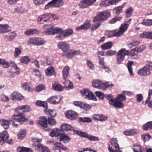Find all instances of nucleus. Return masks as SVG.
Here are the masks:
<instances>
[{
  "instance_id": "obj_26",
  "label": "nucleus",
  "mask_w": 152,
  "mask_h": 152,
  "mask_svg": "<svg viewBox=\"0 0 152 152\" xmlns=\"http://www.w3.org/2000/svg\"><path fill=\"white\" fill-rule=\"evenodd\" d=\"M44 112L46 115L50 116V118H54L57 115L56 111L54 110L48 109V108L45 109Z\"/></svg>"
},
{
  "instance_id": "obj_18",
  "label": "nucleus",
  "mask_w": 152,
  "mask_h": 152,
  "mask_svg": "<svg viewBox=\"0 0 152 152\" xmlns=\"http://www.w3.org/2000/svg\"><path fill=\"white\" fill-rule=\"evenodd\" d=\"M32 145L34 147H37L40 152H50V149L47 147L43 145L42 144L36 145L35 144H32Z\"/></svg>"
},
{
  "instance_id": "obj_41",
  "label": "nucleus",
  "mask_w": 152,
  "mask_h": 152,
  "mask_svg": "<svg viewBox=\"0 0 152 152\" xmlns=\"http://www.w3.org/2000/svg\"><path fill=\"white\" fill-rule=\"evenodd\" d=\"M16 35V33L13 31L6 35L5 37L8 39L9 41H11L15 38Z\"/></svg>"
},
{
  "instance_id": "obj_2",
  "label": "nucleus",
  "mask_w": 152,
  "mask_h": 152,
  "mask_svg": "<svg viewBox=\"0 0 152 152\" xmlns=\"http://www.w3.org/2000/svg\"><path fill=\"white\" fill-rule=\"evenodd\" d=\"M104 98L108 100L109 103L116 108H122L124 107L123 104L117 99H114L113 96L111 94H105Z\"/></svg>"
},
{
  "instance_id": "obj_57",
  "label": "nucleus",
  "mask_w": 152,
  "mask_h": 152,
  "mask_svg": "<svg viewBox=\"0 0 152 152\" xmlns=\"http://www.w3.org/2000/svg\"><path fill=\"white\" fill-rule=\"evenodd\" d=\"M21 86L22 88L24 90H27L28 91H30V90H31L28 83H25L23 84H22Z\"/></svg>"
},
{
  "instance_id": "obj_37",
  "label": "nucleus",
  "mask_w": 152,
  "mask_h": 152,
  "mask_svg": "<svg viewBox=\"0 0 152 152\" xmlns=\"http://www.w3.org/2000/svg\"><path fill=\"white\" fill-rule=\"evenodd\" d=\"M45 72L47 75L51 76L53 75L55 73L54 68L53 66H51L45 69Z\"/></svg>"
},
{
  "instance_id": "obj_55",
  "label": "nucleus",
  "mask_w": 152,
  "mask_h": 152,
  "mask_svg": "<svg viewBox=\"0 0 152 152\" xmlns=\"http://www.w3.org/2000/svg\"><path fill=\"white\" fill-rule=\"evenodd\" d=\"M63 55L68 58H71L73 56V53L72 52L70 51L69 50L67 52H63Z\"/></svg>"
},
{
  "instance_id": "obj_12",
  "label": "nucleus",
  "mask_w": 152,
  "mask_h": 152,
  "mask_svg": "<svg viewBox=\"0 0 152 152\" xmlns=\"http://www.w3.org/2000/svg\"><path fill=\"white\" fill-rule=\"evenodd\" d=\"M66 117L71 120H74L77 119L78 117L77 113L72 110L67 111L65 113Z\"/></svg>"
},
{
  "instance_id": "obj_44",
  "label": "nucleus",
  "mask_w": 152,
  "mask_h": 152,
  "mask_svg": "<svg viewBox=\"0 0 152 152\" xmlns=\"http://www.w3.org/2000/svg\"><path fill=\"white\" fill-rule=\"evenodd\" d=\"M142 129L145 131L152 129V121H150L144 124L142 127Z\"/></svg>"
},
{
  "instance_id": "obj_4",
  "label": "nucleus",
  "mask_w": 152,
  "mask_h": 152,
  "mask_svg": "<svg viewBox=\"0 0 152 152\" xmlns=\"http://www.w3.org/2000/svg\"><path fill=\"white\" fill-rule=\"evenodd\" d=\"M152 69V65L148 64H146L138 71V74L140 76L144 77L150 75L151 74V70Z\"/></svg>"
},
{
  "instance_id": "obj_17",
  "label": "nucleus",
  "mask_w": 152,
  "mask_h": 152,
  "mask_svg": "<svg viewBox=\"0 0 152 152\" xmlns=\"http://www.w3.org/2000/svg\"><path fill=\"white\" fill-rule=\"evenodd\" d=\"M92 85L93 87L95 88H97L99 89H104V86L103 83L100 80H95L92 82Z\"/></svg>"
},
{
  "instance_id": "obj_21",
  "label": "nucleus",
  "mask_w": 152,
  "mask_h": 152,
  "mask_svg": "<svg viewBox=\"0 0 152 152\" xmlns=\"http://www.w3.org/2000/svg\"><path fill=\"white\" fill-rule=\"evenodd\" d=\"M92 118L95 121H105L107 119V117L100 114H94L92 115Z\"/></svg>"
},
{
  "instance_id": "obj_24",
  "label": "nucleus",
  "mask_w": 152,
  "mask_h": 152,
  "mask_svg": "<svg viewBox=\"0 0 152 152\" xmlns=\"http://www.w3.org/2000/svg\"><path fill=\"white\" fill-rule=\"evenodd\" d=\"M12 121V120L10 118L8 120L2 119L0 120V124L4 129H7L9 127L10 124Z\"/></svg>"
},
{
  "instance_id": "obj_20",
  "label": "nucleus",
  "mask_w": 152,
  "mask_h": 152,
  "mask_svg": "<svg viewBox=\"0 0 152 152\" xmlns=\"http://www.w3.org/2000/svg\"><path fill=\"white\" fill-rule=\"evenodd\" d=\"M118 1V0H105L102 1L100 5L101 6L107 7L110 4H115Z\"/></svg>"
},
{
  "instance_id": "obj_31",
  "label": "nucleus",
  "mask_w": 152,
  "mask_h": 152,
  "mask_svg": "<svg viewBox=\"0 0 152 152\" xmlns=\"http://www.w3.org/2000/svg\"><path fill=\"white\" fill-rule=\"evenodd\" d=\"M9 27L7 24L1 25L0 24V33L8 32L10 31L9 29Z\"/></svg>"
},
{
  "instance_id": "obj_38",
  "label": "nucleus",
  "mask_w": 152,
  "mask_h": 152,
  "mask_svg": "<svg viewBox=\"0 0 152 152\" xmlns=\"http://www.w3.org/2000/svg\"><path fill=\"white\" fill-rule=\"evenodd\" d=\"M61 131L57 129H54L50 133V136L52 137H57L60 135Z\"/></svg>"
},
{
  "instance_id": "obj_56",
  "label": "nucleus",
  "mask_w": 152,
  "mask_h": 152,
  "mask_svg": "<svg viewBox=\"0 0 152 152\" xmlns=\"http://www.w3.org/2000/svg\"><path fill=\"white\" fill-rule=\"evenodd\" d=\"M133 64V62L132 61H129L127 63V67L129 71L130 75H132L133 73L132 72V65Z\"/></svg>"
},
{
  "instance_id": "obj_14",
  "label": "nucleus",
  "mask_w": 152,
  "mask_h": 152,
  "mask_svg": "<svg viewBox=\"0 0 152 152\" xmlns=\"http://www.w3.org/2000/svg\"><path fill=\"white\" fill-rule=\"evenodd\" d=\"M43 28L46 30L43 32V33L48 35L54 34L53 27L51 25L46 24L43 26Z\"/></svg>"
},
{
  "instance_id": "obj_28",
  "label": "nucleus",
  "mask_w": 152,
  "mask_h": 152,
  "mask_svg": "<svg viewBox=\"0 0 152 152\" xmlns=\"http://www.w3.org/2000/svg\"><path fill=\"white\" fill-rule=\"evenodd\" d=\"M124 4L121 6H118L114 8L113 10V12L115 14L119 15L123 12V9L124 7Z\"/></svg>"
},
{
  "instance_id": "obj_35",
  "label": "nucleus",
  "mask_w": 152,
  "mask_h": 152,
  "mask_svg": "<svg viewBox=\"0 0 152 152\" xmlns=\"http://www.w3.org/2000/svg\"><path fill=\"white\" fill-rule=\"evenodd\" d=\"M70 138L67 135L65 134H62L60 137L59 140L63 141L64 143H67L70 141Z\"/></svg>"
},
{
  "instance_id": "obj_62",
  "label": "nucleus",
  "mask_w": 152,
  "mask_h": 152,
  "mask_svg": "<svg viewBox=\"0 0 152 152\" xmlns=\"http://www.w3.org/2000/svg\"><path fill=\"white\" fill-rule=\"evenodd\" d=\"M151 19L145 20H142L141 24L145 26H151Z\"/></svg>"
},
{
  "instance_id": "obj_30",
  "label": "nucleus",
  "mask_w": 152,
  "mask_h": 152,
  "mask_svg": "<svg viewBox=\"0 0 152 152\" xmlns=\"http://www.w3.org/2000/svg\"><path fill=\"white\" fill-rule=\"evenodd\" d=\"M94 2L92 0H83L81 2V7L86 8L91 6Z\"/></svg>"
},
{
  "instance_id": "obj_46",
  "label": "nucleus",
  "mask_w": 152,
  "mask_h": 152,
  "mask_svg": "<svg viewBox=\"0 0 152 152\" xmlns=\"http://www.w3.org/2000/svg\"><path fill=\"white\" fill-rule=\"evenodd\" d=\"M133 10H134L132 7H129L126 9L125 11V17L128 18L130 17L132 15V13Z\"/></svg>"
},
{
  "instance_id": "obj_45",
  "label": "nucleus",
  "mask_w": 152,
  "mask_h": 152,
  "mask_svg": "<svg viewBox=\"0 0 152 152\" xmlns=\"http://www.w3.org/2000/svg\"><path fill=\"white\" fill-rule=\"evenodd\" d=\"M26 133V131L24 129L20 130L19 133L18 134V138L19 139H23L25 137Z\"/></svg>"
},
{
  "instance_id": "obj_63",
  "label": "nucleus",
  "mask_w": 152,
  "mask_h": 152,
  "mask_svg": "<svg viewBox=\"0 0 152 152\" xmlns=\"http://www.w3.org/2000/svg\"><path fill=\"white\" fill-rule=\"evenodd\" d=\"M28 44H33L36 45V37L30 38L28 41Z\"/></svg>"
},
{
  "instance_id": "obj_32",
  "label": "nucleus",
  "mask_w": 152,
  "mask_h": 152,
  "mask_svg": "<svg viewBox=\"0 0 152 152\" xmlns=\"http://www.w3.org/2000/svg\"><path fill=\"white\" fill-rule=\"evenodd\" d=\"M40 33L39 31L36 29H32L27 30L25 32L24 34L28 36L35 34H38Z\"/></svg>"
},
{
  "instance_id": "obj_48",
  "label": "nucleus",
  "mask_w": 152,
  "mask_h": 152,
  "mask_svg": "<svg viewBox=\"0 0 152 152\" xmlns=\"http://www.w3.org/2000/svg\"><path fill=\"white\" fill-rule=\"evenodd\" d=\"M45 43V41L42 38L36 37V45H41Z\"/></svg>"
},
{
  "instance_id": "obj_61",
  "label": "nucleus",
  "mask_w": 152,
  "mask_h": 152,
  "mask_svg": "<svg viewBox=\"0 0 152 152\" xmlns=\"http://www.w3.org/2000/svg\"><path fill=\"white\" fill-rule=\"evenodd\" d=\"M18 149H20L22 152H33L31 149L25 147H18Z\"/></svg>"
},
{
  "instance_id": "obj_52",
  "label": "nucleus",
  "mask_w": 152,
  "mask_h": 152,
  "mask_svg": "<svg viewBox=\"0 0 152 152\" xmlns=\"http://www.w3.org/2000/svg\"><path fill=\"white\" fill-rule=\"evenodd\" d=\"M20 61L21 63L26 64L30 61V60L28 56H24L21 58Z\"/></svg>"
},
{
  "instance_id": "obj_8",
  "label": "nucleus",
  "mask_w": 152,
  "mask_h": 152,
  "mask_svg": "<svg viewBox=\"0 0 152 152\" xmlns=\"http://www.w3.org/2000/svg\"><path fill=\"white\" fill-rule=\"evenodd\" d=\"M76 133L81 137L86 138L91 141H98L99 140L98 137L89 134L85 132L76 131Z\"/></svg>"
},
{
  "instance_id": "obj_34",
  "label": "nucleus",
  "mask_w": 152,
  "mask_h": 152,
  "mask_svg": "<svg viewBox=\"0 0 152 152\" xmlns=\"http://www.w3.org/2000/svg\"><path fill=\"white\" fill-rule=\"evenodd\" d=\"M70 69V68L68 66H66L62 70V73L64 79H66L68 77Z\"/></svg>"
},
{
  "instance_id": "obj_42",
  "label": "nucleus",
  "mask_w": 152,
  "mask_h": 152,
  "mask_svg": "<svg viewBox=\"0 0 152 152\" xmlns=\"http://www.w3.org/2000/svg\"><path fill=\"white\" fill-rule=\"evenodd\" d=\"M133 146L134 152H145L144 148H142L140 145H133Z\"/></svg>"
},
{
  "instance_id": "obj_39",
  "label": "nucleus",
  "mask_w": 152,
  "mask_h": 152,
  "mask_svg": "<svg viewBox=\"0 0 152 152\" xmlns=\"http://www.w3.org/2000/svg\"><path fill=\"white\" fill-rule=\"evenodd\" d=\"M113 45V44L112 42H108L102 45L101 46V48L103 50L109 49L112 47Z\"/></svg>"
},
{
  "instance_id": "obj_47",
  "label": "nucleus",
  "mask_w": 152,
  "mask_h": 152,
  "mask_svg": "<svg viewBox=\"0 0 152 152\" xmlns=\"http://www.w3.org/2000/svg\"><path fill=\"white\" fill-rule=\"evenodd\" d=\"M135 129H131L130 130H126L124 132V134L126 135H132L137 133Z\"/></svg>"
},
{
  "instance_id": "obj_58",
  "label": "nucleus",
  "mask_w": 152,
  "mask_h": 152,
  "mask_svg": "<svg viewBox=\"0 0 152 152\" xmlns=\"http://www.w3.org/2000/svg\"><path fill=\"white\" fill-rule=\"evenodd\" d=\"M45 88V86L43 84H40L37 86L35 89V91L37 92H39L44 90Z\"/></svg>"
},
{
  "instance_id": "obj_22",
  "label": "nucleus",
  "mask_w": 152,
  "mask_h": 152,
  "mask_svg": "<svg viewBox=\"0 0 152 152\" xmlns=\"http://www.w3.org/2000/svg\"><path fill=\"white\" fill-rule=\"evenodd\" d=\"M90 23L89 21H86L83 24L80 26H78L76 28V30L79 31L82 30H87L88 29L90 26Z\"/></svg>"
},
{
  "instance_id": "obj_3",
  "label": "nucleus",
  "mask_w": 152,
  "mask_h": 152,
  "mask_svg": "<svg viewBox=\"0 0 152 152\" xmlns=\"http://www.w3.org/2000/svg\"><path fill=\"white\" fill-rule=\"evenodd\" d=\"M110 16V12L105 11L99 12L94 18L93 21L94 23L97 21H103L107 19Z\"/></svg>"
},
{
  "instance_id": "obj_59",
  "label": "nucleus",
  "mask_w": 152,
  "mask_h": 152,
  "mask_svg": "<svg viewBox=\"0 0 152 152\" xmlns=\"http://www.w3.org/2000/svg\"><path fill=\"white\" fill-rule=\"evenodd\" d=\"M32 142L34 143V144H35L36 145L40 144L41 142L42 141L41 139H37L36 138L33 137L31 140Z\"/></svg>"
},
{
  "instance_id": "obj_51",
  "label": "nucleus",
  "mask_w": 152,
  "mask_h": 152,
  "mask_svg": "<svg viewBox=\"0 0 152 152\" xmlns=\"http://www.w3.org/2000/svg\"><path fill=\"white\" fill-rule=\"evenodd\" d=\"M126 51H127L128 53V54L126 55H129L132 56H137L138 54V52L135 48L132 49L129 52V50H126Z\"/></svg>"
},
{
  "instance_id": "obj_49",
  "label": "nucleus",
  "mask_w": 152,
  "mask_h": 152,
  "mask_svg": "<svg viewBox=\"0 0 152 152\" xmlns=\"http://www.w3.org/2000/svg\"><path fill=\"white\" fill-rule=\"evenodd\" d=\"M78 119L80 122L83 123H90L91 122L92 120L91 118L87 117H79Z\"/></svg>"
},
{
  "instance_id": "obj_15",
  "label": "nucleus",
  "mask_w": 152,
  "mask_h": 152,
  "mask_svg": "<svg viewBox=\"0 0 152 152\" xmlns=\"http://www.w3.org/2000/svg\"><path fill=\"white\" fill-rule=\"evenodd\" d=\"M58 47L61 49L63 52H67L69 50L70 47L68 44L64 42H60L58 45Z\"/></svg>"
},
{
  "instance_id": "obj_16",
  "label": "nucleus",
  "mask_w": 152,
  "mask_h": 152,
  "mask_svg": "<svg viewBox=\"0 0 152 152\" xmlns=\"http://www.w3.org/2000/svg\"><path fill=\"white\" fill-rule=\"evenodd\" d=\"M74 104L75 105L84 109L86 108L90 109L91 107L90 105L82 102L75 101L74 102Z\"/></svg>"
},
{
  "instance_id": "obj_1",
  "label": "nucleus",
  "mask_w": 152,
  "mask_h": 152,
  "mask_svg": "<svg viewBox=\"0 0 152 152\" xmlns=\"http://www.w3.org/2000/svg\"><path fill=\"white\" fill-rule=\"evenodd\" d=\"M129 27V24L125 23L121 24L117 32H115L114 31H108L107 33V36L108 37H111L114 36L119 37L124 34L127 30Z\"/></svg>"
},
{
  "instance_id": "obj_13",
  "label": "nucleus",
  "mask_w": 152,
  "mask_h": 152,
  "mask_svg": "<svg viewBox=\"0 0 152 152\" xmlns=\"http://www.w3.org/2000/svg\"><path fill=\"white\" fill-rule=\"evenodd\" d=\"M61 99L60 96H54L50 97L47 100V102L51 104H56L59 103Z\"/></svg>"
},
{
  "instance_id": "obj_54",
  "label": "nucleus",
  "mask_w": 152,
  "mask_h": 152,
  "mask_svg": "<svg viewBox=\"0 0 152 152\" xmlns=\"http://www.w3.org/2000/svg\"><path fill=\"white\" fill-rule=\"evenodd\" d=\"M122 18V17L115 16L111 20L109 21V23L110 24H114L117 21L120 20Z\"/></svg>"
},
{
  "instance_id": "obj_6",
  "label": "nucleus",
  "mask_w": 152,
  "mask_h": 152,
  "mask_svg": "<svg viewBox=\"0 0 152 152\" xmlns=\"http://www.w3.org/2000/svg\"><path fill=\"white\" fill-rule=\"evenodd\" d=\"M64 4L63 0H52L49 2L45 7V9H48L50 7H59Z\"/></svg>"
},
{
  "instance_id": "obj_50",
  "label": "nucleus",
  "mask_w": 152,
  "mask_h": 152,
  "mask_svg": "<svg viewBox=\"0 0 152 152\" xmlns=\"http://www.w3.org/2000/svg\"><path fill=\"white\" fill-rule=\"evenodd\" d=\"M2 65L4 68H7L9 67V63L4 60L0 58V66Z\"/></svg>"
},
{
  "instance_id": "obj_43",
  "label": "nucleus",
  "mask_w": 152,
  "mask_h": 152,
  "mask_svg": "<svg viewBox=\"0 0 152 152\" xmlns=\"http://www.w3.org/2000/svg\"><path fill=\"white\" fill-rule=\"evenodd\" d=\"M73 33V31L72 29H66L63 31L62 34L64 37H66L72 35Z\"/></svg>"
},
{
  "instance_id": "obj_60",
  "label": "nucleus",
  "mask_w": 152,
  "mask_h": 152,
  "mask_svg": "<svg viewBox=\"0 0 152 152\" xmlns=\"http://www.w3.org/2000/svg\"><path fill=\"white\" fill-rule=\"evenodd\" d=\"M116 99H117L118 101L120 100V101L121 102V101H125L126 99V98L125 96L120 94L118 95Z\"/></svg>"
},
{
  "instance_id": "obj_27",
  "label": "nucleus",
  "mask_w": 152,
  "mask_h": 152,
  "mask_svg": "<svg viewBox=\"0 0 152 152\" xmlns=\"http://www.w3.org/2000/svg\"><path fill=\"white\" fill-rule=\"evenodd\" d=\"M54 149L57 150L58 149H61L63 150L69 151V149L64 146L63 144L59 142H57L54 144Z\"/></svg>"
},
{
  "instance_id": "obj_29",
  "label": "nucleus",
  "mask_w": 152,
  "mask_h": 152,
  "mask_svg": "<svg viewBox=\"0 0 152 152\" xmlns=\"http://www.w3.org/2000/svg\"><path fill=\"white\" fill-rule=\"evenodd\" d=\"M16 109L18 110H22L23 112L26 113L31 111V108L28 105H23L17 107Z\"/></svg>"
},
{
  "instance_id": "obj_10",
  "label": "nucleus",
  "mask_w": 152,
  "mask_h": 152,
  "mask_svg": "<svg viewBox=\"0 0 152 152\" xmlns=\"http://www.w3.org/2000/svg\"><path fill=\"white\" fill-rule=\"evenodd\" d=\"M12 118L18 122L22 124L24 122L27 121L28 118H26L23 113H19L16 115H14L12 116Z\"/></svg>"
},
{
  "instance_id": "obj_7",
  "label": "nucleus",
  "mask_w": 152,
  "mask_h": 152,
  "mask_svg": "<svg viewBox=\"0 0 152 152\" xmlns=\"http://www.w3.org/2000/svg\"><path fill=\"white\" fill-rule=\"evenodd\" d=\"M80 92L83 96H85V98L88 100H91L95 101L97 100L95 96L91 91L88 89L84 88L82 90H80Z\"/></svg>"
},
{
  "instance_id": "obj_5",
  "label": "nucleus",
  "mask_w": 152,
  "mask_h": 152,
  "mask_svg": "<svg viewBox=\"0 0 152 152\" xmlns=\"http://www.w3.org/2000/svg\"><path fill=\"white\" fill-rule=\"evenodd\" d=\"M55 16H56L55 14L46 13L39 16L37 20L38 22L40 24H42L44 22L48 21L50 19H55V18H54Z\"/></svg>"
},
{
  "instance_id": "obj_36",
  "label": "nucleus",
  "mask_w": 152,
  "mask_h": 152,
  "mask_svg": "<svg viewBox=\"0 0 152 152\" xmlns=\"http://www.w3.org/2000/svg\"><path fill=\"white\" fill-rule=\"evenodd\" d=\"M61 129L63 131L66 132L69 131L73 130L74 129V128L69 125L64 124L61 125Z\"/></svg>"
},
{
  "instance_id": "obj_19",
  "label": "nucleus",
  "mask_w": 152,
  "mask_h": 152,
  "mask_svg": "<svg viewBox=\"0 0 152 152\" xmlns=\"http://www.w3.org/2000/svg\"><path fill=\"white\" fill-rule=\"evenodd\" d=\"M9 138V134L6 131L0 133V144L2 145L5 141Z\"/></svg>"
},
{
  "instance_id": "obj_11",
  "label": "nucleus",
  "mask_w": 152,
  "mask_h": 152,
  "mask_svg": "<svg viewBox=\"0 0 152 152\" xmlns=\"http://www.w3.org/2000/svg\"><path fill=\"white\" fill-rule=\"evenodd\" d=\"M128 53V52L125 48H122L120 50L116 56L117 63L121 64L124 60V56L127 55Z\"/></svg>"
},
{
  "instance_id": "obj_23",
  "label": "nucleus",
  "mask_w": 152,
  "mask_h": 152,
  "mask_svg": "<svg viewBox=\"0 0 152 152\" xmlns=\"http://www.w3.org/2000/svg\"><path fill=\"white\" fill-rule=\"evenodd\" d=\"M48 118L46 117L42 116L39 118V120L38 121L39 124L41 125L44 128H47L48 127Z\"/></svg>"
},
{
  "instance_id": "obj_53",
  "label": "nucleus",
  "mask_w": 152,
  "mask_h": 152,
  "mask_svg": "<svg viewBox=\"0 0 152 152\" xmlns=\"http://www.w3.org/2000/svg\"><path fill=\"white\" fill-rule=\"evenodd\" d=\"M53 118L48 117V123L50 125L53 126L56 125V120Z\"/></svg>"
},
{
  "instance_id": "obj_33",
  "label": "nucleus",
  "mask_w": 152,
  "mask_h": 152,
  "mask_svg": "<svg viewBox=\"0 0 152 152\" xmlns=\"http://www.w3.org/2000/svg\"><path fill=\"white\" fill-rule=\"evenodd\" d=\"M52 87L53 89L57 91H62L64 89V87L58 83H53Z\"/></svg>"
},
{
  "instance_id": "obj_64",
  "label": "nucleus",
  "mask_w": 152,
  "mask_h": 152,
  "mask_svg": "<svg viewBox=\"0 0 152 152\" xmlns=\"http://www.w3.org/2000/svg\"><path fill=\"white\" fill-rule=\"evenodd\" d=\"M95 94L96 96L99 98L101 99L102 100L104 99L105 94H104L103 93L99 91H97L95 92Z\"/></svg>"
},
{
  "instance_id": "obj_40",
  "label": "nucleus",
  "mask_w": 152,
  "mask_h": 152,
  "mask_svg": "<svg viewBox=\"0 0 152 152\" xmlns=\"http://www.w3.org/2000/svg\"><path fill=\"white\" fill-rule=\"evenodd\" d=\"M36 104L38 106L42 107L45 108V109H47L48 108V104L47 102L45 101H37L36 102Z\"/></svg>"
},
{
  "instance_id": "obj_9",
  "label": "nucleus",
  "mask_w": 152,
  "mask_h": 152,
  "mask_svg": "<svg viewBox=\"0 0 152 152\" xmlns=\"http://www.w3.org/2000/svg\"><path fill=\"white\" fill-rule=\"evenodd\" d=\"M110 142L111 144L115 148V150L113 149L112 147L109 146L108 149L110 152H122L120 149V147L118 141L116 138H112L111 139Z\"/></svg>"
},
{
  "instance_id": "obj_25",
  "label": "nucleus",
  "mask_w": 152,
  "mask_h": 152,
  "mask_svg": "<svg viewBox=\"0 0 152 152\" xmlns=\"http://www.w3.org/2000/svg\"><path fill=\"white\" fill-rule=\"evenodd\" d=\"M23 96L17 92H14L11 95V99L13 100L17 99L20 100L23 99Z\"/></svg>"
}]
</instances>
